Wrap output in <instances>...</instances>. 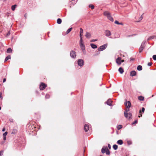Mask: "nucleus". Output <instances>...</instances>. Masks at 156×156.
<instances>
[{"label": "nucleus", "mask_w": 156, "mask_h": 156, "mask_svg": "<svg viewBox=\"0 0 156 156\" xmlns=\"http://www.w3.org/2000/svg\"><path fill=\"white\" fill-rule=\"evenodd\" d=\"M104 15L106 16L108 19L111 21H113V19L110 13L108 11H105L104 13Z\"/></svg>", "instance_id": "1"}, {"label": "nucleus", "mask_w": 156, "mask_h": 156, "mask_svg": "<svg viewBox=\"0 0 156 156\" xmlns=\"http://www.w3.org/2000/svg\"><path fill=\"white\" fill-rule=\"evenodd\" d=\"M125 105L126 107L125 110L126 112H128L129 111V108L131 106V103L130 101L125 102Z\"/></svg>", "instance_id": "2"}, {"label": "nucleus", "mask_w": 156, "mask_h": 156, "mask_svg": "<svg viewBox=\"0 0 156 156\" xmlns=\"http://www.w3.org/2000/svg\"><path fill=\"white\" fill-rule=\"evenodd\" d=\"M80 44L81 49H82L84 54H85V46L83 43V39H81L80 40Z\"/></svg>", "instance_id": "3"}, {"label": "nucleus", "mask_w": 156, "mask_h": 156, "mask_svg": "<svg viewBox=\"0 0 156 156\" xmlns=\"http://www.w3.org/2000/svg\"><path fill=\"white\" fill-rule=\"evenodd\" d=\"M101 152L103 153L106 152L107 155H109L110 154V151L108 149L107 147H103L101 149Z\"/></svg>", "instance_id": "4"}, {"label": "nucleus", "mask_w": 156, "mask_h": 156, "mask_svg": "<svg viewBox=\"0 0 156 156\" xmlns=\"http://www.w3.org/2000/svg\"><path fill=\"white\" fill-rule=\"evenodd\" d=\"M127 112H124V115H125V116L127 119H130L132 117V114L130 113H127Z\"/></svg>", "instance_id": "5"}, {"label": "nucleus", "mask_w": 156, "mask_h": 156, "mask_svg": "<svg viewBox=\"0 0 156 156\" xmlns=\"http://www.w3.org/2000/svg\"><path fill=\"white\" fill-rule=\"evenodd\" d=\"M105 34L106 36L108 37H111L112 34L111 31L108 30H106L105 31Z\"/></svg>", "instance_id": "6"}, {"label": "nucleus", "mask_w": 156, "mask_h": 156, "mask_svg": "<svg viewBox=\"0 0 156 156\" xmlns=\"http://www.w3.org/2000/svg\"><path fill=\"white\" fill-rule=\"evenodd\" d=\"M47 87V85L43 83H42L40 86V88L41 90H43L45 89Z\"/></svg>", "instance_id": "7"}, {"label": "nucleus", "mask_w": 156, "mask_h": 156, "mask_svg": "<svg viewBox=\"0 0 156 156\" xmlns=\"http://www.w3.org/2000/svg\"><path fill=\"white\" fill-rule=\"evenodd\" d=\"M70 55L71 57L75 58L76 56L75 52L73 51H71L70 53Z\"/></svg>", "instance_id": "8"}, {"label": "nucleus", "mask_w": 156, "mask_h": 156, "mask_svg": "<svg viewBox=\"0 0 156 156\" xmlns=\"http://www.w3.org/2000/svg\"><path fill=\"white\" fill-rule=\"evenodd\" d=\"M106 46H107L105 44L101 46L98 48L99 51H101L103 50L106 48Z\"/></svg>", "instance_id": "9"}, {"label": "nucleus", "mask_w": 156, "mask_h": 156, "mask_svg": "<svg viewBox=\"0 0 156 156\" xmlns=\"http://www.w3.org/2000/svg\"><path fill=\"white\" fill-rule=\"evenodd\" d=\"M78 64L80 66H82L83 64V61L82 59H79L78 61Z\"/></svg>", "instance_id": "10"}, {"label": "nucleus", "mask_w": 156, "mask_h": 156, "mask_svg": "<svg viewBox=\"0 0 156 156\" xmlns=\"http://www.w3.org/2000/svg\"><path fill=\"white\" fill-rule=\"evenodd\" d=\"M89 126L87 124H85L84 127V129L86 132H87L89 129Z\"/></svg>", "instance_id": "11"}, {"label": "nucleus", "mask_w": 156, "mask_h": 156, "mask_svg": "<svg viewBox=\"0 0 156 156\" xmlns=\"http://www.w3.org/2000/svg\"><path fill=\"white\" fill-rule=\"evenodd\" d=\"M121 58L118 57L116 60V62L118 65H120L121 64Z\"/></svg>", "instance_id": "12"}, {"label": "nucleus", "mask_w": 156, "mask_h": 156, "mask_svg": "<svg viewBox=\"0 0 156 156\" xmlns=\"http://www.w3.org/2000/svg\"><path fill=\"white\" fill-rule=\"evenodd\" d=\"M136 72L135 71H132L130 73V76H133L136 75Z\"/></svg>", "instance_id": "13"}, {"label": "nucleus", "mask_w": 156, "mask_h": 156, "mask_svg": "<svg viewBox=\"0 0 156 156\" xmlns=\"http://www.w3.org/2000/svg\"><path fill=\"white\" fill-rule=\"evenodd\" d=\"M112 101L111 99H108L106 102V103L108 105L111 106L112 105Z\"/></svg>", "instance_id": "14"}, {"label": "nucleus", "mask_w": 156, "mask_h": 156, "mask_svg": "<svg viewBox=\"0 0 156 156\" xmlns=\"http://www.w3.org/2000/svg\"><path fill=\"white\" fill-rule=\"evenodd\" d=\"M85 36L87 38H89L91 37V34L89 32H87Z\"/></svg>", "instance_id": "15"}, {"label": "nucleus", "mask_w": 156, "mask_h": 156, "mask_svg": "<svg viewBox=\"0 0 156 156\" xmlns=\"http://www.w3.org/2000/svg\"><path fill=\"white\" fill-rule=\"evenodd\" d=\"M118 70H119V72L121 74L123 73L124 72V70L122 68V67L119 68Z\"/></svg>", "instance_id": "16"}, {"label": "nucleus", "mask_w": 156, "mask_h": 156, "mask_svg": "<svg viewBox=\"0 0 156 156\" xmlns=\"http://www.w3.org/2000/svg\"><path fill=\"white\" fill-rule=\"evenodd\" d=\"M117 143L119 145H122L123 144V141L122 140H118L117 142Z\"/></svg>", "instance_id": "17"}, {"label": "nucleus", "mask_w": 156, "mask_h": 156, "mask_svg": "<svg viewBox=\"0 0 156 156\" xmlns=\"http://www.w3.org/2000/svg\"><path fill=\"white\" fill-rule=\"evenodd\" d=\"M90 46L91 47L93 48H97V46L93 44H90Z\"/></svg>", "instance_id": "18"}, {"label": "nucleus", "mask_w": 156, "mask_h": 156, "mask_svg": "<svg viewBox=\"0 0 156 156\" xmlns=\"http://www.w3.org/2000/svg\"><path fill=\"white\" fill-rule=\"evenodd\" d=\"M155 37V36H150L148 38L147 40L149 41L150 40L152 39H154V38Z\"/></svg>", "instance_id": "19"}, {"label": "nucleus", "mask_w": 156, "mask_h": 156, "mask_svg": "<svg viewBox=\"0 0 156 156\" xmlns=\"http://www.w3.org/2000/svg\"><path fill=\"white\" fill-rule=\"evenodd\" d=\"M137 69L138 70H141L142 69V66H141L139 65L138 66Z\"/></svg>", "instance_id": "20"}, {"label": "nucleus", "mask_w": 156, "mask_h": 156, "mask_svg": "<svg viewBox=\"0 0 156 156\" xmlns=\"http://www.w3.org/2000/svg\"><path fill=\"white\" fill-rule=\"evenodd\" d=\"M138 99L140 101H144V97L143 96H139L138 98Z\"/></svg>", "instance_id": "21"}, {"label": "nucleus", "mask_w": 156, "mask_h": 156, "mask_svg": "<svg viewBox=\"0 0 156 156\" xmlns=\"http://www.w3.org/2000/svg\"><path fill=\"white\" fill-rule=\"evenodd\" d=\"M57 23L58 24H60L62 23V20L60 18H58L57 20Z\"/></svg>", "instance_id": "22"}, {"label": "nucleus", "mask_w": 156, "mask_h": 156, "mask_svg": "<svg viewBox=\"0 0 156 156\" xmlns=\"http://www.w3.org/2000/svg\"><path fill=\"white\" fill-rule=\"evenodd\" d=\"M11 58V56L10 55H8L5 58V62L7 61L9 59H10Z\"/></svg>", "instance_id": "23"}, {"label": "nucleus", "mask_w": 156, "mask_h": 156, "mask_svg": "<svg viewBox=\"0 0 156 156\" xmlns=\"http://www.w3.org/2000/svg\"><path fill=\"white\" fill-rule=\"evenodd\" d=\"M17 6L16 5H14L12 6V10L14 11Z\"/></svg>", "instance_id": "24"}, {"label": "nucleus", "mask_w": 156, "mask_h": 156, "mask_svg": "<svg viewBox=\"0 0 156 156\" xmlns=\"http://www.w3.org/2000/svg\"><path fill=\"white\" fill-rule=\"evenodd\" d=\"M12 49L11 48H9L7 50V52L8 53H11L12 52Z\"/></svg>", "instance_id": "25"}, {"label": "nucleus", "mask_w": 156, "mask_h": 156, "mask_svg": "<svg viewBox=\"0 0 156 156\" xmlns=\"http://www.w3.org/2000/svg\"><path fill=\"white\" fill-rule=\"evenodd\" d=\"M143 48H144V47L142 46V45H141V47H140V48H139V52H141L143 50Z\"/></svg>", "instance_id": "26"}, {"label": "nucleus", "mask_w": 156, "mask_h": 156, "mask_svg": "<svg viewBox=\"0 0 156 156\" xmlns=\"http://www.w3.org/2000/svg\"><path fill=\"white\" fill-rule=\"evenodd\" d=\"M113 147L114 150H116L118 148V146L117 145L115 144L113 145Z\"/></svg>", "instance_id": "27"}, {"label": "nucleus", "mask_w": 156, "mask_h": 156, "mask_svg": "<svg viewBox=\"0 0 156 156\" xmlns=\"http://www.w3.org/2000/svg\"><path fill=\"white\" fill-rule=\"evenodd\" d=\"M72 28H70L69 29L67 30V31H66V34H68L72 30Z\"/></svg>", "instance_id": "28"}, {"label": "nucleus", "mask_w": 156, "mask_h": 156, "mask_svg": "<svg viewBox=\"0 0 156 156\" xmlns=\"http://www.w3.org/2000/svg\"><path fill=\"white\" fill-rule=\"evenodd\" d=\"M144 110H145V108H144L143 107L142 108L141 110H140L139 113H141V112L144 113Z\"/></svg>", "instance_id": "29"}, {"label": "nucleus", "mask_w": 156, "mask_h": 156, "mask_svg": "<svg viewBox=\"0 0 156 156\" xmlns=\"http://www.w3.org/2000/svg\"><path fill=\"white\" fill-rule=\"evenodd\" d=\"M122 127V126L121 125H119L117 126V128L118 129H121Z\"/></svg>", "instance_id": "30"}, {"label": "nucleus", "mask_w": 156, "mask_h": 156, "mask_svg": "<svg viewBox=\"0 0 156 156\" xmlns=\"http://www.w3.org/2000/svg\"><path fill=\"white\" fill-rule=\"evenodd\" d=\"M89 7L91 8L92 9H93L94 8V6L92 5H89Z\"/></svg>", "instance_id": "31"}, {"label": "nucleus", "mask_w": 156, "mask_h": 156, "mask_svg": "<svg viewBox=\"0 0 156 156\" xmlns=\"http://www.w3.org/2000/svg\"><path fill=\"white\" fill-rule=\"evenodd\" d=\"M153 58L154 60H156V55H154L153 56Z\"/></svg>", "instance_id": "32"}, {"label": "nucleus", "mask_w": 156, "mask_h": 156, "mask_svg": "<svg viewBox=\"0 0 156 156\" xmlns=\"http://www.w3.org/2000/svg\"><path fill=\"white\" fill-rule=\"evenodd\" d=\"M17 130L16 129H13L12 133H16L17 132Z\"/></svg>", "instance_id": "33"}, {"label": "nucleus", "mask_w": 156, "mask_h": 156, "mask_svg": "<svg viewBox=\"0 0 156 156\" xmlns=\"http://www.w3.org/2000/svg\"><path fill=\"white\" fill-rule=\"evenodd\" d=\"M83 30L82 28H80V34H82L83 33Z\"/></svg>", "instance_id": "34"}, {"label": "nucleus", "mask_w": 156, "mask_h": 156, "mask_svg": "<svg viewBox=\"0 0 156 156\" xmlns=\"http://www.w3.org/2000/svg\"><path fill=\"white\" fill-rule=\"evenodd\" d=\"M7 133H8L7 132H5V133H4L3 134V136H6L7 134Z\"/></svg>", "instance_id": "35"}, {"label": "nucleus", "mask_w": 156, "mask_h": 156, "mask_svg": "<svg viewBox=\"0 0 156 156\" xmlns=\"http://www.w3.org/2000/svg\"><path fill=\"white\" fill-rule=\"evenodd\" d=\"M50 95L49 94H46L45 96V97L47 98H50Z\"/></svg>", "instance_id": "36"}, {"label": "nucleus", "mask_w": 156, "mask_h": 156, "mask_svg": "<svg viewBox=\"0 0 156 156\" xmlns=\"http://www.w3.org/2000/svg\"><path fill=\"white\" fill-rule=\"evenodd\" d=\"M137 122H138L137 120H136L132 124H135L137 123Z\"/></svg>", "instance_id": "37"}, {"label": "nucleus", "mask_w": 156, "mask_h": 156, "mask_svg": "<svg viewBox=\"0 0 156 156\" xmlns=\"http://www.w3.org/2000/svg\"><path fill=\"white\" fill-rule=\"evenodd\" d=\"M115 23L116 24L119 25V22L117 21H115Z\"/></svg>", "instance_id": "38"}, {"label": "nucleus", "mask_w": 156, "mask_h": 156, "mask_svg": "<svg viewBox=\"0 0 156 156\" xmlns=\"http://www.w3.org/2000/svg\"><path fill=\"white\" fill-rule=\"evenodd\" d=\"M2 94L1 92H0V98H1V100H2V99H3V97H2Z\"/></svg>", "instance_id": "39"}, {"label": "nucleus", "mask_w": 156, "mask_h": 156, "mask_svg": "<svg viewBox=\"0 0 156 156\" xmlns=\"http://www.w3.org/2000/svg\"><path fill=\"white\" fill-rule=\"evenodd\" d=\"M152 64V63L151 62H149L148 63V65L149 66H151Z\"/></svg>", "instance_id": "40"}, {"label": "nucleus", "mask_w": 156, "mask_h": 156, "mask_svg": "<svg viewBox=\"0 0 156 156\" xmlns=\"http://www.w3.org/2000/svg\"><path fill=\"white\" fill-rule=\"evenodd\" d=\"M97 39L92 40H91L90 42H94V41H97Z\"/></svg>", "instance_id": "41"}, {"label": "nucleus", "mask_w": 156, "mask_h": 156, "mask_svg": "<svg viewBox=\"0 0 156 156\" xmlns=\"http://www.w3.org/2000/svg\"><path fill=\"white\" fill-rule=\"evenodd\" d=\"M82 35H83L82 34H80V40L81 39H82Z\"/></svg>", "instance_id": "42"}, {"label": "nucleus", "mask_w": 156, "mask_h": 156, "mask_svg": "<svg viewBox=\"0 0 156 156\" xmlns=\"http://www.w3.org/2000/svg\"><path fill=\"white\" fill-rule=\"evenodd\" d=\"M10 34V32L9 31V32H8V33L7 34L6 36H9Z\"/></svg>", "instance_id": "43"}, {"label": "nucleus", "mask_w": 156, "mask_h": 156, "mask_svg": "<svg viewBox=\"0 0 156 156\" xmlns=\"http://www.w3.org/2000/svg\"><path fill=\"white\" fill-rule=\"evenodd\" d=\"M142 116V114H141V113H140L139 114V115L138 116V117L139 118L140 117H141Z\"/></svg>", "instance_id": "44"}, {"label": "nucleus", "mask_w": 156, "mask_h": 156, "mask_svg": "<svg viewBox=\"0 0 156 156\" xmlns=\"http://www.w3.org/2000/svg\"><path fill=\"white\" fill-rule=\"evenodd\" d=\"M142 15H143L140 17V20H142L143 18V16H142Z\"/></svg>", "instance_id": "45"}, {"label": "nucleus", "mask_w": 156, "mask_h": 156, "mask_svg": "<svg viewBox=\"0 0 156 156\" xmlns=\"http://www.w3.org/2000/svg\"><path fill=\"white\" fill-rule=\"evenodd\" d=\"M5 128H3L2 130V131L4 132V131H5Z\"/></svg>", "instance_id": "46"}, {"label": "nucleus", "mask_w": 156, "mask_h": 156, "mask_svg": "<svg viewBox=\"0 0 156 156\" xmlns=\"http://www.w3.org/2000/svg\"><path fill=\"white\" fill-rule=\"evenodd\" d=\"M6 81V79L5 78H4L3 80V82L4 83Z\"/></svg>", "instance_id": "47"}, {"label": "nucleus", "mask_w": 156, "mask_h": 156, "mask_svg": "<svg viewBox=\"0 0 156 156\" xmlns=\"http://www.w3.org/2000/svg\"><path fill=\"white\" fill-rule=\"evenodd\" d=\"M108 147L110 149L111 148V146L109 144H108Z\"/></svg>", "instance_id": "48"}, {"label": "nucleus", "mask_w": 156, "mask_h": 156, "mask_svg": "<svg viewBox=\"0 0 156 156\" xmlns=\"http://www.w3.org/2000/svg\"><path fill=\"white\" fill-rule=\"evenodd\" d=\"M3 139L4 140H6V136H3Z\"/></svg>", "instance_id": "49"}, {"label": "nucleus", "mask_w": 156, "mask_h": 156, "mask_svg": "<svg viewBox=\"0 0 156 156\" xmlns=\"http://www.w3.org/2000/svg\"><path fill=\"white\" fill-rule=\"evenodd\" d=\"M124 62V60H122L121 59V63L122 62Z\"/></svg>", "instance_id": "50"}, {"label": "nucleus", "mask_w": 156, "mask_h": 156, "mask_svg": "<svg viewBox=\"0 0 156 156\" xmlns=\"http://www.w3.org/2000/svg\"><path fill=\"white\" fill-rule=\"evenodd\" d=\"M130 60H134L133 58H130Z\"/></svg>", "instance_id": "51"}, {"label": "nucleus", "mask_w": 156, "mask_h": 156, "mask_svg": "<svg viewBox=\"0 0 156 156\" xmlns=\"http://www.w3.org/2000/svg\"><path fill=\"white\" fill-rule=\"evenodd\" d=\"M119 25H123V24L122 23H119Z\"/></svg>", "instance_id": "52"}, {"label": "nucleus", "mask_w": 156, "mask_h": 156, "mask_svg": "<svg viewBox=\"0 0 156 156\" xmlns=\"http://www.w3.org/2000/svg\"><path fill=\"white\" fill-rule=\"evenodd\" d=\"M1 107L0 106V110H1Z\"/></svg>", "instance_id": "53"}, {"label": "nucleus", "mask_w": 156, "mask_h": 156, "mask_svg": "<svg viewBox=\"0 0 156 156\" xmlns=\"http://www.w3.org/2000/svg\"><path fill=\"white\" fill-rule=\"evenodd\" d=\"M100 156H103L102 155H101Z\"/></svg>", "instance_id": "54"}]
</instances>
